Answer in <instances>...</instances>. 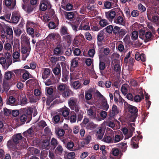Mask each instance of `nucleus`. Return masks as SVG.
<instances>
[{
  "instance_id": "1",
  "label": "nucleus",
  "mask_w": 159,
  "mask_h": 159,
  "mask_svg": "<svg viewBox=\"0 0 159 159\" xmlns=\"http://www.w3.org/2000/svg\"><path fill=\"white\" fill-rule=\"evenodd\" d=\"M26 143V139L22 137L21 134H17L14 135L12 139L8 140L7 143V147L16 146L24 147Z\"/></svg>"
},
{
  "instance_id": "2",
  "label": "nucleus",
  "mask_w": 159,
  "mask_h": 159,
  "mask_svg": "<svg viewBox=\"0 0 159 159\" xmlns=\"http://www.w3.org/2000/svg\"><path fill=\"white\" fill-rule=\"evenodd\" d=\"M69 107L72 111L74 110L77 116V121H80L83 118L84 112L80 110L79 105L77 104V100L75 97H71L68 100Z\"/></svg>"
},
{
  "instance_id": "3",
  "label": "nucleus",
  "mask_w": 159,
  "mask_h": 159,
  "mask_svg": "<svg viewBox=\"0 0 159 159\" xmlns=\"http://www.w3.org/2000/svg\"><path fill=\"white\" fill-rule=\"evenodd\" d=\"M124 109L129 115L128 120L131 122H134L138 116V110L135 106L124 102Z\"/></svg>"
},
{
  "instance_id": "4",
  "label": "nucleus",
  "mask_w": 159,
  "mask_h": 159,
  "mask_svg": "<svg viewBox=\"0 0 159 159\" xmlns=\"http://www.w3.org/2000/svg\"><path fill=\"white\" fill-rule=\"evenodd\" d=\"M24 114L21 115L20 119L22 124H24L26 122L27 118L32 116V111L30 108H25L24 109Z\"/></svg>"
},
{
  "instance_id": "5",
  "label": "nucleus",
  "mask_w": 159,
  "mask_h": 159,
  "mask_svg": "<svg viewBox=\"0 0 159 159\" xmlns=\"http://www.w3.org/2000/svg\"><path fill=\"white\" fill-rule=\"evenodd\" d=\"M51 7L50 2L48 0H42L40 3L39 10L45 11L47 9H50Z\"/></svg>"
},
{
  "instance_id": "6",
  "label": "nucleus",
  "mask_w": 159,
  "mask_h": 159,
  "mask_svg": "<svg viewBox=\"0 0 159 159\" xmlns=\"http://www.w3.org/2000/svg\"><path fill=\"white\" fill-rule=\"evenodd\" d=\"M87 114L90 118L93 119H97L96 108L94 106H91L87 110Z\"/></svg>"
},
{
  "instance_id": "7",
  "label": "nucleus",
  "mask_w": 159,
  "mask_h": 159,
  "mask_svg": "<svg viewBox=\"0 0 159 159\" xmlns=\"http://www.w3.org/2000/svg\"><path fill=\"white\" fill-rule=\"evenodd\" d=\"M114 98L115 102L120 106H122L123 102H125L120 96L117 90H116L114 93Z\"/></svg>"
},
{
  "instance_id": "8",
  "label": "nucleus",
  "mask_w": 159,
  "mask_h": 159,
  "mask_svg": "<svg viewBox=\"0 0 159 159\" xmlns=\"http://www.w3.org/2000/svg\"><path fill=\"white\" fill-rule=\"evenodd\" d=\"M7 147L10 149L13 157L16 158L19 157L21 152L19 149L21 148H20V147L16 146H12L11 148L10 147Z\"/></svg>"
},
{
  "instance_id": "9",
  "label": "nucleus",
  "mask_w": 159,
  "mask_h": 159,
  "mask_svg": "<svg viewBox=\"0 0 159 159\" xmlns=\"http://www.w3.org/2000/svg\"><path fill=\"white\" fill-rule=\"evenodd\" d=\"M5 29L6 30V34L7 36L8 35V38L10 39V42L12 44L13 43V31L11 27L5 25H3Z\"/></svg>"
},
{
  "instance_id": "10",
  "label": "nucleus",
  "mask_w": 159,
  "mask_h": 159,
  "mask_svg": "<svg viewBox=\"0 0 159 159\" xmlns=\"http://www.w3.org/2000/svg\"><path fill=\"white\" fill-rule=\"evenodd\" d=\"M20 18V13L18 11H15L12 13L11 21L12 23L17 24L19 21Z\"/></svg>"
},
{
  "instance_id": "11",
  "label": "nucleus",
  "mask_w": 159,
  "mask_h": 159,
  "mask_svg": "<svg viewBox=\"0 0 159 159\" xmlns=\"http://www.w3.org/2000/svg\"><path fill=\"white\" fill-rule=\"evenodd\" d=\"M114 133H111L108 135L105 134L102 141L107 143H114Z\"/></svg>"
},
{
  "instance_id": "12",
  "label": "nucleus",
  "mask_w": 159,
  "mask_h": 159,
  "mask_svg": "<svg viewBox=\"0 0 159 159\" xmlns=\"http://www.w3.org/2000/svg\"><path fill=\"white\" fill-rule=\"evenodd\" d=\"M50 138L48 137H45L43 140L42 147L43 149L48 150L50 148Z\"/></svg>"
},
{
  "instance_id": "13",
  "label": "nucleus",
  "mask_w": 159,
  "mask_h": 159,
  "mask_svg": "<svg viewBox=\"0 0 159 159\" xmlns=\"http://www.w3.org/2000/svg\"><path fill=\"white\" fill-rule=\"evenodd\" d=\"M119 112V110L116 106L113 105L112 107L111 110L110 111L109 113V119H111L116 114H118Z\"/></svg>"
},
{
  "instance_id": "14",
  "label": "nucleus",
  "mask_w": 159,
  "mask_h": 159,
  "mask_svg": "<svg viewBox=\"0 0 159 159\" xmlns=\"http://www.w3.org/2000/svg\"><path fill=\"white\" fill-rule=\"evenodd\" d=\"M114 22L116 24L124 26L125 24V20L123 19L122 16L120 15L116 16L114 19Z\"/></svg>"
},
{
  "instance_id": "15",
  "label": "nucleus",
  "mask_w": 159,
  "mask_h": 159,
  "mask_svg": "<svg viewBox=\"0 0 159 159\" xmlns=\"http://www.w3.org/2000/svg\"><path fill=\"white\" fill-rule=\"evenodd\" d=\"M111 66H114V70L118 73L120 74L121 67L120 65L117 64V61L115 59L111 61Z\"/></svg>"
},
{
  "instance_id": "16",
  "label": "nucleus",
  "mask_w": 159,
  "mask_h": 159,
  "mask_svg": "<svg viewBox=\"0 0 159 159\" xmlns=\"http://www.w3.org/2000/svg\"><path fill=\"white\" fill-rule=\"evenodd\" d=\"M52 71L54 74L57 77L61 76V69L59 63L57 64L56 67L53 69Z\"/></svg>"
},
{
  "instance_id": "17",
  "label": "nucleus",
  "mask_w": 159,
  "mask_h": 159,
  "mask_svg": "<svg viewBox=\"0 0 159 159\" xmlns=\"http://www.w3.org/2000/svg\"><path fill=\"white\" fill-rule=\"evenodd\" d=\"M22 7V8L28 14H29L34 9V6L30 4L27 5L23 4Z\"/></svg>"
},
{
  "instance_id": "18",
  "label": "nucleus",
  "mask_w": 159,
  "mask_h": 159,
  "mask_svg": "<svg viewBox=\"0 0 159 159\" xmlns=\"http://www.w3.org/2000/svg\"><path fill=\"white\" fill-rule=\"evenodd\" d=\"M144 41L145 43H147L152 39L154 38V36L150 31H147L145 34V36Z\"/></svg>"
},
{
  "instance_id": "19",
  "label": "nucleus",
  "mask_w": 159,
  "mask_h": 159,
  "mask_svg": "<svg viewBox=\"0 0 159 159\" xmlns=\"http://www.w3.org/2000/svg\"><path fill=\"white\" fill-rule=\"evenodd\" d=\"M62 116V115L60 113L55 115L52 118L53 122L55 124H56L59 121L62 122V120L61 119Z\"/></svg>"
},
{
  "instance_id": "20",
  "label": "nucleus",
  "mask_w": 159,
  "mask_h": 159,
  "mask_svg": "<svg viewBox=\"0 0 159 159\" xmlns=\"http://www.w3.org/2000/svg\"><path fill=\"white\" fill-rule=\"evenodd\" d=\"M34 128L31 127L27 130L23 132V134L25 137L28 138L32 136L34 133Z\"/></svg>"
},
{
  "instance_id": "21",
  "label": "nucleus",
  "mask_w": 159,
  "mask_h": 159,
  "mask_svg": "<svg viewBox=\"0 0 159 159\" xmlns=\"http://www.w3.org/2000/svg\"><path fill=\"white\" fill-rule=\"evenodd\" d=\"M5 3L7 6H10L11 9H13L16 5V0H5Z\"/></svg>"
},
{
  "instance_id": "22",
  "label": "nucleus",
  "mask_w": 159,
  "mask_h": 159,
  "mask_svg": "<svg viewBox=\"0 0 159 159\" xmlns=\"http://www.w3.org/2000/svg\"><path fill=\"white\" fill-rule=\"evenodd\" d=\"M49 38L53 40H57L58 41L57 43H60L61 42V37L59 34H55L52 33L49 34L48 36Z\"/></svg>"
},
{
  "instance_id": "23",
  "label": "nucleus",
  "mask_w": 159,
  "mask_h": 159,
  "mask_svg": "<svg viewBox=\"0 0 159 159\" xmlns=\"http://www.w3.org/2000/svg\"><path fill=\"white\" fill-rule=\"evenodd\" d=\"M62 96L65 98H68L73 95V92L69 89H67L62 93Z\"/></svg>"
},
{
  "instance_id": "24",
  "label": "nucleus",
  "mask_w": 159,
  "mask_h": 159,
  "mask_svg": "<svg viewBox=\"0 0 159 159\" xmlns=\"http://www.w3.org/2000/svg\"><path fill=\"white\" fill-rule=\"evenodd\" d=\"M75 13L74 12H65L66 18L70 20H74Z\"/></svg>"
},
{
  "instance_id": "25",
  "label": "nucleus",
  "mask_w": 159,
  "mask_h": 159,
  "mask_svg": "<svg viewBox=\"0 0 159 159\" xmlns=\"http://www.w3.org/2000/svg\"><path fill=\"white\" fill-rule=\"evenodd\" d=\"M70 112V110L69 109L66 107L63 109L62 112V115L66 119H69L68 116Z\"/></svg>"
},
{
  "instance_id": "26",
  "label": "nucleus",
  "mask_w": 159,
  "mask_h": 159,
  "mask_svg": "<svg viewBox=\"0 0 159 159\" xmlns=\"http://www.w3.org/2000/svg\"><path fill=\"white\" fill-rule=\"evenodd\" d=\"M21 39L22 41L25 44V46L28 47L29 48H30L29 39L28 37L23 34L21 37Z\"/></svg>"
},
{
  "instance_id": "27",
  "label": "nucleus",
  "mask_w": 159,
  "mask_h": 159,
  "mask_svg": "<svg viewBox=\"0 0 159 159\" xmlns=\"http://www.w3.org/2000/svg\"><path fill=\"white\" fill-rule=\"evenodd\" d=\"M127 143L121 142L116 144V146L121 149L122 152H125L126 150Z\"/></svg>"
},
{
  "instance_id": "28",
  "label": "nucleus",
  "mask_w": 159,
  "mask_h": 159,
  "mask_svg": "<svg viewBox=\"0 0 159 159\" xmlns=\"http://www.w3.org/2000/svg\"><path fill=\"white\" fill-rule=\"evenodd\" d=\"M55 133L57 135L58 137L59 138L63 136L64 135L65 131L63 129L57 128L55 129Z\"/></svg>"
},
{
  "instance_id": "29",
  "label": "nucleus",
  "mask_w": 159,
  "mask_h": 159,
  "mask_svg": "<svg viewBox=\"0 0 159 159\" xmlns=\"http://www.w3.org/2000/svg\"><path fill=\"white\" fill-rule=\"evenodd\" d=\"M67 86V85L65 84H59L57 88L58 92L62 93L67 89L66 88Z\"/></svg>"
},
{
  "instance_id": "30",
  "label": "nucleus",
  "mask_w": 159,
  "mask_h": 159,
  "mask_svg": "<svg viewBox=\"0 0 159 159\" xmlns=\"http://www.w3.org/2000/svg\"><path fill=\"white\" fill-rule=\"evenodd\" d=\"M78 58L77 57L74 58L72 60L70 64V70H72L75 67H76L78 65Z\"/></svg>"
},
{
  "instance_id": "31",
  "label": "nucleus",
  "mask_w": 159,
  "mask_h": 159,
  "mask_svg": "<svg viewBox=\"0 0 159 159\" xmlns=\"http://www.w3.org/2000/svg\"><path fill=\"white\" fill-rule=\"evenodd\" d=\"M16 98L12 96H11L9 97V98L8 100L7 101V104L13 105H18V103L17 104L15 102Z\"/></svg>"
},
{
  "instance_id": "32",
  "label": "nucleus",
  "mask_w": 159,
  "mask_h": 159,
  "mask_svg": "<svg viewBox=\"0 0 159 159\" xmlns=\"http://www.w3.org/2000/svg\"><path fill=\"white\" fill-rule=\"evenodd\" d=\"M116 12L115 11L112 10L106 13V16L108 19H113L116 16Z\"/></svg>"
},
{
  "instance_id": "33",
  "label": "nucleus",
  "mask_w": 159,
  "mask_h": 159,
  "mask_svg": "<svg viewBox=\"0 0 159 159\" xmlns=\"http://www.w3.org/2000/svg\"><path fill=\"white\" fill-rule=\"evenodd\" d=\"M101 104L104 110L107 111L109 107V106L107 103V101L105 98L102 99Z\"/></svg>"
},
{
  "instance_id": "34",
  "label": "nucleus",
  "mask_w": 159,
  "mask_h": 159,
  "mask_svg": "<svg viewBox=\"0 0 159 159\" xmlns=\"http://www.w3.org/2000/svg\"><path fill=\"white\" fill-rule=\"evenodd\" d=\"M72 86L73 88L78 89L81 88L82 87V84L79 80H77L73 82Z\"/></svg>"
},
{
  "instance_id": "35",
  "label": "nucleus",
  "mask_w": 159,
  "mask_h": 159,
  "mask_svg": "<svg viewBox=\"0 0 159 159\" xmlns=\"http://www.w3.org/2000/svg\"><path fill=\"white\" fill-rule=\"evenodd\" d=\"M103 39V33L100 32L98 33L97 35L98 43V45H101V43Z\"/></svg>"
},
{
  "instance_id": "36",
  "label": "nucleus",
  "mask_w": 159,
  "mask_h": 159,
  "mask_svg": "<svg viewBox=\"0 0 159 159\" xmlns=\"http://www.w3.org/2000/svg\"><path fill=\"white\" fill-rule=\"evenodd\" d=\"M67 35L63 36L62 37V39L63 40L66 41L67 43L70 44L72 41V35L70 34Z\"/></svg>"
},
{
  "instance_id": "37",
  "label": "nucleus",
  "mask_w": 159,
  "mask_h": 159,
  "mask_svg": "<svg viewBox=\"0 0 159 159\" xmlns=\"http://www.w3.org/2000/svg\"><path fill=\"white\" fill-rule=\"evenodd\" d=\"M51 70L49 68H45L43 69V73L42 74V76L43 78H46L47 76L49 75Z\"/></svg>"
},
{
  "instance_id": "38",
  "label": "nucleus",
  "mask_w": 159,
  "mask_h": 159,
  "mask_svg": "<svg viewBox=\"0 0 159 159\" xmlns=\"http://www.w3.org/2000/svg\"><path fill=\"white\" fill-rule=\"evenodd\" d=\"M144 95L143 93H141L140 95H136L134 98V100L135 102H140L143 99V98Z\"/></svg>"
},
{
  "instance_id": "39",
  "label": "nucleus",
  "mask_w": 159,
  "mask_h": 159,
  "mask_svg": "<svg viewBox=\"0 0 159 159\" xmlns=\"http://www.w3.org/2000/svg\"><path fill=\"white\" fill-rule=\"evenodd\" d=\"M128 85L126 84L122 85L121 89V91L122 93L125 95L128 93Z\"/></svg>"
},
{
  "instance_id": "40",
  "label": "nucleus",
  "mask_w": 159,
  "mask_h": 159,
  "mask_svg": "<svg viewBox=\"0 0 159 159\" xmlns=\"http://www.w3.org/2000/svg\"><path fill=\"white\" fill-rule=\"evenodd\" d=\"M10 42L9 43L7 42L5 43L4 46L3 50H6L7 51H10L12 50V45Z\"/></svg>"
},
{
  "instance_id": "41",
  "label": "nucleus",
  "mask_w": 159,
  "mask_h": 159,
  "mask_svg": "<svg viewBox=\"0 0 159 159\" xmlns=\"http://www.w3.org/2000/svg\"><path fill=\"white\" fill-rule=\"evenodd\" d=\"M56 98L55 95H50L48 96L46 103L47 105H49L50 103Z\"/></svg>"
},
{
  "instance_id": "42",
  "label": "nucleus",
  "mask_w": 159,
  "mask_h": 159,
  "mask_svg": "<svg viewBox=\"0 0 159 159\" xmlns=\"http://www.w3.org/2000/svg\"><path fill=\"white\" fill-rule=\"evenodd\" d=\"M73 114L70 117H69V119L70 120L71 123H75L76 122L77 120V114L75 112H73Z\"/></svg>"
},
{
  "instance_id": "43",
  "label": "nucleus",
  "mask_w": 159,
  "mask_h": 159,
  "mask_svg": "<svg viewBox=\"0 0 159 159\" xmlns=\"http://www.w3.org/2000/svg\"><path fill=\"white\" fill-rule=\"evenodd\" d=\"M97 125H95L93 122H89L84 126L88 129H93L97 127Z\"/></svg>"
},
{
  "instance_id": "44",
  "label": "nucleus",
  "mask_w": 159,
  "mask_h": 159,
  "mask_svg": "<svg viewBox=\"0 0 159 159\" xmlns=\"http://www.w3.org/2000/svg\"><path fill=\"white\" fill-rule=\"evenodd\" d=\"M54 54L57 56H59L61 54V47L57 46L55 48L53 51Z\"/></svg>"
},
{
  "instance_id": "45",
  "label": "nucleus",
  "mask_w": 159,
  "mask_h": 159,
  "mask_svg": "<svg viewBox=\"0 0 159 159\" xmlns=\"http://www.w3.org/2000/svg\"><path fill=\"white\" fill-rule=\"evenodd\" d=\"M22 71L23 72H24L22 75L23 79L25 80L28 79L30 75V73L24 69H22Z\"/></svg>"
},
{
  "instance_id": "46",
  "label": "nucleus",
  "mask_w": 159,
  "mask_h": 159,
  "mask_svg": "<svg viewBox=\"0 0 159 159\" xmlns=\"http://www.w3.org/2000/svg\"><path fill=\"white\" fill-rule=\"evenodd\" d=\"M61 35L69 34L68 29L66 26H63L61 27Z\"/></svg>"
},
{
  "instance_id": "47",
  "label": "nucleus",
  "mask_w": 159,
  "mask_h": 159,
  "mask_svg": "<svg viewBox=\"0 0 159 159\" xmlns=\"http://www.w3.org/2000/svg\"><path fill=\"white\" fill-rule=\"evenodd\" d=\"M91 139V137L90 135L87 136L85 139H84L82 142V144L87 145L90 142Z\"/></svg>"
},
{
  "instance_id": "48",
  "label": "nucleus",
  "mask_w": 159,
  "mask_h": 159,
  "mask_svg": "<svg viewBox=\"0 0 159 159\" xmlns=\"http://www.w3.org/2000/svg\"><path fill=\"white\" fill-rule=\"evenodd\" d=\"M123 138V136L122 135L121 136L119 134L115 135V137H114V143H117L122 139Z\"/></svg>"
},
{
  "instance_id": "49",
  "label": "nucleus",
  "mask_w": 159,
  "mask_h": 159,
  "mask_svg": "<svg viewBox=\"0 0 159 159\" xmlns=\"http://www.w3.org/2000/svg\"><path fill=\"white\" fill-rule=\"evenodd\" d=\"M85 98L86 100H89L92 98V94L90 90H88L85 92Z\"/></svg>"
},
{
  "instance_id": "50",
  "label": "nucleus",
  "mask_w": 159,
  "mask_h": 159,
  "mask_svg": "<svg viewBox=\"0 0 159 159\" xmlns=\"http://www.w3.org/2000/svg\"><path fill=\"white\" fill-rule=\"evenodd\" d=\"M63 151V149L62 146L60 145H59L55 149V153L56 154L60 155L62 153Z\"/></svg>"
},
{
  "instance_id": "51",
  "label": "nucleus",
  "mask_w": 159,
  "mask_h": 159,
  "mask_svg": "<svg viewBox=\"0 0 159 159\" xmlns=\"http://www.w3.org/2000/svg\"><path fill=\"white\" fill-rule=\"evenodd\" d=\"M13 75H14L13 73L10 71H8L5 73L4 77V79L7 80H10L12 77Z\"/></svg>"
},
{
  "instance_id": "52",
  "label": "nucleus",
  "mask_w": 159,
  "mask_h": 159,
  "mask_svg": "<svg viewBox=\"0 0 159 159\" xmlns=\"http://www.w3.org/2000/svg\"><path fill=\"white\" fill-rule=\"evenodd\" d=\"M4 25H1V27L2 28V29L1 31V36L3 38H5L6 37L7 39L8 37H7L6 33L5 30L4 29Z\"/></svg>"
},
{
  "instance_id": "53",
  "label": "nucleus",
  "mask_w": 159,
  "mask_h": 159,
  "mask_svg": "<svg viewBox=\"0 0 159 159\" xmlns=\"http://www.w3.org/2000/svg\"><path fill=\"white\" fill-rule=\"evenodd\" d=\"M91 27L93 31H97L101 28L100 26H98V25H96L94 24H91Z\"/></svg>"
},
{
  "instance_id": "54",
  "label": "nucleus",
  "mask_w": 159,
  "mask_h": 159,
  "mask_svg": "<svg viewBox=\"0 0 159 159\" xmlns=\"http://www.w3.org/2000/svg\"><path fill=\"white\" fill-rule=\"evenodd\" d=\"M73 52L75 56H78L80 55L81 51L78 48H73Z\"/></svg>"
},
{
  "instance_id": "55",
  "label": "nucleus",
  "mask_w": 159,
  "mask_h": 159,
  "mask_svg": "<svg viewBox=\"0 0 159 159\" xmlns=\"http://www.w3.org/2000/svg\"><path fill=\"white\" fill-rule=\"evenodd\" d=\"M138 10L141 13H142L146 11V7L141 3L138 4Z\"/></svg>"
},
{
  "instance_id": "56",
  "label": "nucleus",
  "mask_w": 159,
  "mask_h": 159,
  "mask_svg": "<svg viewBox=\"0 0 159 159\" xmlns=\"http://www.w3.org/2000/svg\"><path fill=\"white\" fill-rule=\"evenodd\" d=\"M147 15L148 19L150 20H152V19L153 13L152 11L150 9H148L147 12Z\"/></svg>"
},
{
  "instance_id": "57",
  "label": "nucleus",
  "mask_w": 159,
  "mask_h": 159,
  "mask_svg": "<svg viewBox=\"0 0 159 159\" xmlns=\"http://www.w3.org/2000/svg\"><path fill=\"white\" fill-rule=\"evenodd\" d=\"M14 31L15 35L16 36H19L22 33V31L20 29L18 28H16L14 29Z\"/></svg>"
},
{
  "instance_id": "58",
  "label": "nucleus",
  "mask_w": 159,
  "mask_h": 159,
  "mask_svg": "<svg viewBox=\"0 0 159 159\" xmlns=\"http://www.w3.org/2000/svg\"><path fill=\"white\" fill-rule=\"evenodd\" d=\"M138 32L136 31H133L132 34L131 38L133 40H135L138 38Z\"/></svg>"
},
{
  "instance_id": "59",
  "label": "nucleus",
  "mask_w": 159,
  "mask_h": 159,
  "mask_svg": "<svg viewBox=\"0 0 159 159\" xmlns=\"http://www.w3.org/2000/svg\"><path fill=\"white\" fill-rule=\"evenodd\" d=\"M28 103L27 99L25 97L23 98L20 100L19 104L21 106H24Z\"/></svg>"
},
{
  "instance_id": "60",
  "label": "nucleus",
  "mask_w": 159,
  "mask_h": 159,
  "mask_svg": "<svg viewBox=\"0 0 159 159\" xmlns=\"http://www.w3.org/2000/svg\"><path fill=\"white\" fill-rule=\"evenodd\" d=\"M99 24L102 27L106 26L108 24L107 21L105 19H102L99 22Z\"/></svg>"
},
{
  "instance_id": "61",
  "label": "nucleus",
  "mask_w": 159,
  "mask_h": 159,
  "mask_svg": "<svg viewBox=\"0 0 159 159\" xmlns=\"http://www.w3.org/2000/svg\"><path fill=\"white\" fill-rule=\"evenodd\" d=\"M74 145V143L72 142H69L67 143L66 148L69 150L72 151Z\"/></svg>"
},
{
  "instance_id": "62",
  "label": "nucleus",
  "mask_w": 159,
  "mask_h": 159,
  "mask_svg": "<svg viewBox=\"0 0 159 159\" xmlns=\"http://www.w3.org/2000/svg\"><path fill=\"white\" fill-rule=\"evenodd\" d=\"M48 155L47 152L46 151H42L41 152L40 158V159H43L46 158Z\"/></svg>"
},
{
  "instance_id": "63",
  "label": "nucleus",
  "mask_w": 159,
  "mask_h": 159,
  "mask_svg": "<svg viewBox=\"0 0 159 159\" xmlns=\"http://www.w3.org/2000/svg\"><path fill=\"white\" fill-rule=\"evenodd\" d=\"M62 8L67 11L71 10L73 8V5L70 3H68L65 6H62Z\"/></svg>"
},
{
  "instance_id": "64",
  "label": "nucleus",
  "mask_w": 159,
  "mask_h": 159,
  "mask_svg": "<svg viewBox=\"0 0 159 159\" xmlns=\"http://www.w3.org/2000/svg\"><path fill=\"white\" fill-rule=\"evenodd\" d=\"M111 4L109 1H107L105 2L104 6L106 8L110 9L114 7H112Z\"/></svg>"
}]
</instances>
